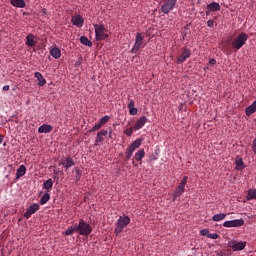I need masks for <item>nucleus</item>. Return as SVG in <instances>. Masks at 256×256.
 I'll return each mask as SVG.
<instances>
[{"instance_id": "f257e3e1", "label": "nucleus", "mask_w": 256, "mask_h": 256, "mask_svg": "<svg viewBox=\"0 0 256 256\" xmlns=\"http://www.w3.org/2000/svg\"><path fill=\"white\" fill-rule=\"evenodd\" d=\"M249 36L247 33H240L232 41V48L236 51L241 50L246 42L248 41Z\"/></svg>"}, {"instance_id": "f03ea898", "label": "nucleus", "mask_w": 256, "mask_h": 256, "mask_svg": "<svg viewBox=\"0 0 256 256\" xmlns=\"http://www.w3.org/2000/svg\"><path fill=\"white\" fill-rule=\"evenodd\" d=\"M130 217L129 216H120L118 221H117V224H116V227H115V231L114 233L116 234V236H119V234L122 233L123 229L127 226H129L130 224Z\"/></svg>"}, {"instance_id": "7ed1b4c3", "label": "nucleus", "mask_w": 256, "mask_h": 256, "mask_svg": "<svg viewBox=\"0 0 256 256\" xmlns=\"http://www.w3.org/2000/svg\"><path fill=\"white\" fill-rule=\"evenodd\" d=\"M94 30L97 41H102L103 39L109 38L107 29L105 26H103V24H94Z\"/></svg>"}, {"instance_id": "20e7f679", "label": "nucleus", "mask_w": 256, "mask_h": 256, "mask_svg": "<svg viewBox=\"0 0 256 256\" xmlns=\"http://www.w3.org/2000/svg\"><path fill=\"white\" fill-rule=\"evenodd\" d=\"M77 233L81 236H89L92 233V226L85 222L83 219H80L79 224L77 226Z\"/></svg>"}, {"instance_id": "39448f33", "label": "nucleus", "mask_w": 256, "mask_h": 256, "mask_svg": "<svg viewBox=\"0 0 256 256\" xmlns=\"http://www.w3.org/2000/svg\"><path fill=\"white\" fill-rule=\"evenodd\" d=\"M187 181H188V177H187V175H185L183 177V179L181 180V182L179 183L177 189L174 190V192L172 194L173 201H176L177 197L182 196L183 192H185V187H186Z\"/></svg>"}, {"instance_id": "423d86ee", "label": "nucleus", "mask_w": 256, "mask_h": 256, "mask_svg": "<svg viewBox=\"0 0 256 256\" xmlns=\"http://www.w3.org/2000/svg\"><path fill=\"white\" fill-rule=\"evenodd\" d=\"M177 1L178 0H166L164 4H162L161 6L162 13L164 14L170 13V11H172L175 8Z\"/></svg>"}, {"instance_id": "0eeeda50", "label": "nucleus", "mask_w": 256, "mask_h": 256, "mask_svg": "<svg viewBox=\"0 0 256 256\" xmlns=\"http://www.w3.org/2000/svg\"><path fill=\"white\" fill-rule=\"evenodd\" d=\"M144 36L142 33H137L135 38V43L133 48L131 49V53L135 54L137 51L140 50L141 46L143 45Z\"/></svg>"}, {"instance_id": "6e6552de", "label": "nucleus", "mask_w": 256, "mask_h": 256, "mask_svg": "<svg viewBox=\"0 0 256 256\" xmlns=\"http://www.w3.org/2000/svg\"><path fill=\"white\" fill-rule=\"evenodd\" d=\"M229 248H232L233 251H243L246 248L247 242L246 241H229L228 242Z\"/></svg>"}, {"instance_id": "1a4fd4ad", "label": "nucleus", "mask_w": 256, "mask_h": 256, "mask_svg": "<svg viewBox=\"0 0 256 256\" xmlns=\"http://www.w3.org/2000/svg\"><path fill=\"white\" fill-rule=\"evenodd\" d=\"M191 55H192L191 49L183 48L182 53L179 54V56L177 58V63L178 64L184 63V61H186L188 58H190Z\"/></svg>"}, {"instance_id": "9d476101", "label": "nucleus", "mask_w": 256, "mask_h": 256, "mask_svg": "<svg viewBox=\"0 0 256 256\" xmlns=\"http://www.w3.org/2000/svg\"><path fill=\"white\" fill-rule=\"evenodd\" d=\"M244 219H234L233 221H224L222 226L224 227H241L244 226Z\"/></svg>"}, {"instance_id": "9b49d317", "label": "nucleus", "mask_w": 256, "mask_h": 256, "mask_svg": "<svg viewBox=\"0 0 256 256\" xmlns=\"http://www.w3.org/2000/svg\"><path fill=\"white\" fill-rule=\"evenodd\" d=\"M59 165H63L64 169L68 170L75 165V160L73 157H64L61 162H59Z\"/></svg>"}, {"instance_id": "f8f14e48", "label": "nucleus", "mask_w": 256, "mask_h": 256, "mask_svg": "<svg viewBox=\"0 0 256 256\" xmlns=\"http://www.w3.org/2000/svg\"><path fill=\"white\" fill-rule=\"evenodd\" d=\"M39 209V204H32L30 207H28L24 214L25 219H30V217L33 216V214H35L37 211H39Z\"/></svg>"}, {"instance_id": "ddd939ff", "label": "nucleus", "mask_w": 256, "mask_h": 256, "mask_svg": "<svg viewBox=\"0 0 256 256\" xmlns=\"http://www.w3.org/2000/svg\"><path fill=\"white\" fill-rule=\"evenodd\" d=\"M148 122V118L147 116H140V118H138V120L136 121V123L134 124V130H140L141 128H143L145 126V123Z\"/></svg>"}, {"instance_id": "4468645a", "label": "nucleus", "mask_w": 256, "mask_h": 256, "mask_svg": "<svg viewBox=\"0 0 256 256\" xmlns=\"http://www.w3.org/2000/svg\"><path fill=\"white\" fill-rule=\"evenodd\" d=\"M71 21L74 26H77L78 28L83 27L84 19L82 18L81 14H78L77 16H72Z\"/></svg>"}, {"instance_id": "2eb2a0df", "label": "nucleus", "mask_w": 256, "mask_h": 256, "mask_svg": "<svg viewBox=\"0 0 256 256\" xmlns=\"http://www.w3.org/2000/svg\"><path fill=\"white\" fill-rule=\"evenodd\" d=\"M235 164H236V167H235L236 170H243L246 167L245 163L243 162V158L240 157L239 155H237V157L235 158Z\"/></svg>"}, {"instance_id": "dca6fc26", "label": "nucleus", "mask_w": 256, "mask_h": 256, "mask_svg": "<svg viewBox=\"0 0 256 256\" xmlns=\"http://www.w3.org/2000/svg\"><path fill=\"white\" fill-rule=\"evenodd\" d=\"M34 76L36 77V79L38 80V85L39 87H44V85H46L47 81L44 78V76L42 75V73H40L39 71H37Z\"/></svg>"}, {"instance_id": "f3484780", "label": "nucleus", "mask_w": 256, "mask_h": 256, "mask_svg": "<svg viewBox=\"0 0 256 256\" xmlns=\"http://www.w3.org/2000/svg\"><path fill=\"white\" fill-rule=\"evenodd\" d=\"M53 127L52 125H48L47 123H44L40 127H38V133H50L52 132Z\"/></svg>"}, {"instance_id": "a211bd4d", "label": "nucleus", "mask_w": 256, "mask_h": 256, "mask_svg": "<svg viewBox=\"0 0 256 256\" xmlns=\"http://www.w3.org/2000/svg\"><path fill=\"white\" fill-rule=\"evenodd\" d=\"M36 36H34V34H28V36H26V45L30 46L31 48H33L34 46H36V41H35Z\"/></svg>"}, {"instance_id": "6ab92c4d", "label": "nucleus", "mask_w": 256, "mask_h": 256, "mask_svg": "<svg viewBox=\"0 0 256 256\" xmlns=\"http://www.w3.org/2000/svg\"><path fill=\"white\" fill-rule=\"evenodd\" d=\"M207 9H209V11L216 12V11H220L221 6H220L219 2H210L207 5Z\"/></svg>"}, {"instance_id": "aec40b11", "label": "nucleus", "mask_w": 256, "mask_h": 256, "mask_svg": "<svg viewBox=\"0 0 256 256\" xmlns=\"http://www.w3.org/2000/svg\"><path fill=\"white\" fill-rule=\"evenodd\" d=\"M256 112V100L250 106L246 107L245 113L248 117H250L253 113Z\"/></svg>"}, {"instance_id": "412c9836", "label": "nucleus", "mask_w": 256, "mask_h": 256, "mask_svg": "<svg viewBox=\"0 0 256 256\" xmlns=\"http://www.w3.org/2000/svg\"><path fill=\"white\" fill-rule=\"evenodd\" d=\"M26 172L27 168L25 167V165H20L19 168L16 170V179H20L21 177H23Z\"/></svg>"}, {"instance_id": "4be33fe9", "label": "nucleus", "mask_w": 256, "mask_h": 256, "mask_svg": "<svg viewBox=\"0 0 256 256\" xmlns=\"http://www.w3.org/2000/svg\"><path fill=\"white\" fill-rule=\"evenodd\" d=\"M10 4L15 8H25L26 2L24 0H11Z\"/></svg>"}, {"instance_id": "5701e85b", "label": "nucleus", "mask_w": 256, "mask_h": 256, "mask_svg": "<svg viewBox=\"0 0 256 256\" xmlns=\"http://www.w3.org/2000/svg\"><path fill=\"white\" fill-rule=\"evenodd\" d=\"M50 55L53 56V58H55L56 60H58L59 58H61V49L54 47L50 50Z\"/></svg>"}, {"instance_id": "b1692460", "label": "nucleus", "mask_w": 256, "mask_h": 256, "mask_svg": "<svg viewBox=\"0 0 256 256\" xmlns=\"http://www.w3.org/2000/svg\"><path fill=\"white\" fill-rule=\"evenodd\" d=\"M226 217H227V214H225L224 212H221L220 214H214V216H212V221L220 222L226 219Z\"/></svg>"}, {"instance_id": "393cba45", "label": "nucleus", "mask_w": 256, "mask_h": 256, "mask_svg": "<svg viewBox=\"0 0 256 256\" xmlns=\"http://www.w3.org/2000/svg\"><path fill=\"white\" fill-rule=\"evenodd\" d=\"M144 157H145L144 148H141L140 150H138V152H136V154L134 155V159H136L137 162H140L142 159H144Z\"/></svg>"}, {"instance_id": "a878e982", "label": "nucleus", "mask_w": 256, "mask_h": 256, "mask_svg": "<svg viewBox=\"0 0 256 256\" xmlns=\"http://www.w3.org/2000/svg\"><path fill=\"white\" fill-rule=\"evenodd\" d=\"M53 187V180L52 179H47L44 184H43V189L46 190V192H50Z\"/></svg>"}, {"instance_id": "bb28decb", "label": "nucleus", "mask_w": 256, "mask_h": 256, "mask_svg": "<svg viewBox=\"0 0 256 256\" xmlns=\"http://www.w3.org/2000/svg\"><path fill=\"white\" fill-rule=\"evenodd\" d=\"M51 199V194H49V192H45L44 195H42V197L40 198V204L44 205L47 204L48 201H50Z\"/></svg>"}, {"instance_id": "cd10ccee", "label": "nucleus", "mask_w": 256, "mask_h": 256, "mask_svg": "<svg viewBox=\"0 0 256 256\" xmlns=\"http://www.w3.org/2000/svg\"><path fill=\"white\" fill-rule=\"evenodd\" d=\"M247 201H251L252 199H256V189H249L248 194L246 196Z\"/></svg>"}, {"instance_id": "c85d7f7f", "label": "nucleus", "mask_w": 256, "mask_h": 256, "mask_svg": "<svg viewBox=\"0 0 256 256\" xmlns=\"http://www.w3.org/2000/svg\"><path fill=\"white\" fill-rule=\"evenodd\" d=\"M77 228H78V226H77V224H75L74 227H70L69 229H67L65 231V235L66 236H72V234L78 233V229Z\"/></svg>"}, {"instance_id": "c756f323", "label": "nucleus", "mask_w": 256, "mask_h": 256, "mask_svg": "<svg viewBox=\"0 0 256 256\" xmlns=\"http://www.w3.org/2000/svg\"><path fill=\"white\" fill-rule=\"evenodd\" d=\"M80 42L82 43V45H85V46H90V47L93 46L92 41H90V39L87 38L86 36H81Z\"/></svg>"}, {"instance_id": "7c9ffc66", "label": "nucleus", "mask_w": 256, "mask_h": 256, "mask_svg": "<svg viewBox=\"0 0 256 256\" xmlns=\"http://www.w3.org/2000/svg\"><path fill=\"white\" fill-rule=\"evenodd\" d=\"M131 144H132V150H133V153H134L136 149H139L140 145L142 144V140H140V138H137Z\"/></svg>"}, {"instance_id": "2f4dec72", "label": "nucleus", "mask_w": 256, "mask_h": 256, "mask_svg": "<svg viewBox=\"0 0 256 256\" xmlns=\"http://www.w3.org/2000/svg\"><path fill=\"white\" fill-rule=\"evenodd\" d=\"M109 120H110V116H108V115L102 116V118L100 119V128H102L103 125L108 123Z\"/></svg>"}, {"instance_id": "473e14b6", "label": "nucleus", "mask_w": 256, "mask_h": 256, "mask_svg": "<svg viewBox=\"0 0 256 256\" xmlns=\"http://www.w3.org/2000/svg\"><path fill=\"white\" fill-rule=\"evenodd\" d=\"M133 154V146L131 144L130 147L127 148L126 160H130Z\"/></svg>"}, {"instance_id": "72a5a7b5", "label": "nucleus", "mask_w": 256, "mask_h": 256, "mask_svg": "<svg viewBox=\"0 0 256 256\" xmlns=\"http://www.w3.org/2000/svg\"><path fill=\"white\" fill-rule=\"evenodd\" d=\"M103 142H104V138L102 137L101 132H98L95 140V144H103Z\"/></svg>"}, {"instance_id": "f704fd0d", "label": "nucleus", "mask_w": 256, "mask_h": 256, "mask_svg": "<svg viewBox=\"0 0 256 256\" xmlns=\"http://www.w3.org/2000/svg\"><path fill=\"white\" fill-rule=\"evenodd\" d=\"M100 129H101V121L99 123H96L89 132H97V130H100Z\"/></svg>"}, {"instance_id": "c9c22d12", "label": "nucleus", "mask_w": 256, "mask_h": 256, "mask_svg": "<svg viewBox=\"0 0 256 256\" xmlns=\"http://www.w3.org/2000/svg\"><path fill=\"white\" fill-rule=\"evenodd\" d=\"M200 234H201L202 236H207V238H209L210 231H209V229H202V230L200 231Z\"/></svg>"}, {"instance_id": "e433bc0d", "label": "nucleus", "mask_w": 256, "mask_h": 256, "mask_svg": "<svg viewBox=\"0 0 256 256\" xmlns=\"http://www.w3.org/2000/svg\"><path fill=\"white\" fill-rule=\"evenodd\" d=\"M209 238L210 239H219L220 236H219V234H217V232H214L213 234H211V232H209Z\"/></svg>"}, {"instance_id": "4c0bfd02", "label": "nucleus", "mask_w": 256, "mask_h": 256, "mask_svg": "<svg viewBox=\"0 0 256 256\" xmlns=\"http://www.w3.org/2000/svg\"><path fill=\"white\" fill-rule=\"evenodd\" d=\"M138 113V108H136V106L134 105L131 109H130V115H137Z\"/></svg>"}, {"instance_id": "58836bf2", "label": "nucleus", "mask_w": 256, "mask_h": 256, "mask_svg": "<svg viewBox=\"0 0 256 256\" xmlns=\"http://www.w3.org/2000/svg\"><path fill=\"white\" fill-rule=\"evenodd\" d=\"M125 133L128 137H131L132 133H133V127L127 128L125 130Z\"/></svg>"}, {"instance_id": "ea45409f", "label": "nucleus", "mask_w": 256, "mask_h": 256, "mask_svg": "<svg viewBox=\"0 0 256 256\" xmlns=\"http://www.w3.org/2000/svg\"><path fill=\"white\" fill-rule=\"evenodd\" d=\"M135 105V101L134 100H130V102L128 103V109H129V113L131 114V108H133V106Z\"/></svg>"}, {"instance_id": "a19ab883", "label": "nucleus", "mask_w": 256, "mask_h": 256, "mask_svg": "<svg viewBox=\"0 0 256 256\" xmlns=\"http://www.w3.org/2000/svg\"><path fill=\"white\" fill-rule=\"evenodd\" d=\"M252 150L254 155H256V138H254L253 142H252Z\"/></svg>"}, {"instance_id": "79ce46f5", "label": "nucleus", "mask_w": 256, "mask_h": 256, "mask_svg": "<svg viewBox=\"0 0 256 256\" xmlns=\"http://www.w3.org/2000/svg\"><path fill=\"white\" fill-rule=\"evenodd\" d=\"M207 26H208L209 28H212V27L214 26V20H213V19H209V20L207 21Z\"/></svg>"}, {"instance_id": "37998d69", "label": "nucleus", "mask_w": 256, "mask_h": 256, "mask_svg": "<svg viewBox=\"0 0 256 256\" xmlns=\"http://www.w3.org/2000/svg\"><path fill=\"white\" fill-rule=\"evenodd\" d=\"M74 171L77 174L78 179H80V175L82 174L81 170L78 167H75Z\"/></svg>"}, {"instance_id": "c03bdc74", "label": "nucleus", "mask_w": 256, "mask_h": 256, "mask_svg": "<svg viewBox=\"0 0 256 256\" xmlns=\"http://www.w3.org/2000/svg\"><path fill=\"white\" fill-rule=\"evenodd\" d=\"M100 134L103 137H106V135H108V131L107 130H100Z\"/></svg>"}, {"instance_id": "a18cd8bd", "label": "nucleus", "mask_w": 256, "mask_h": 256, "mask_svg": "<svg viewBox=\"0 0 256 256\" xmlns=\"http://www.w3.org/2000/svg\"><path fill=\"white\" fill-rule=\"evenodd\" d=\"M216 63H217V61L214 60V58H212L211 60H209V65H211V66L216 65Z\"/></svg>"}, {"instance_id": "49530a36", "label": "nucleus", "mask_w": 256, "mask_h": 256, "mask_svg": "<svg viewBox=\"0 0 256 256\" xmlns=\"http://www.w3.org/2000/svg\"><path fill=\"white\" fill-rule=\"evenodd\" d=\"M3 90H4V91H9V90H10V86H9V85L3 86Z\"/></svg>"}, {"instance_id": "de8ad7c7", "label": "nucleus", "mask_w": 256, "mask_h": 256, "mask_svg": "<svg viewBox=\"0 0 256 256\" xmlns=\"http://www.w3.org/2000/svg\"><path fill=\"white\" fill-rule=\"evenodd\" d=\"M41 13L47 14V9H46V8H43V9L41 10Z\"/></svg>"}, {"instance_id": "09e8293b", "label": "nucleus", "mask_w": 256, "mask_h": 256, "mask_svg": "<svg viewBox=\"0 0 256 256\" xmlns=\"http://www.w3.org/2000/svg\"><path fill=\"white\" fill-rule=\"evenodd\" d=\"M109 139H112V130L109 131Z\"/></svg>"}, {"instance_id": "8fccbe9b", "label": "nucleus", "mask_w": 256, "mask_h": 256, "mask_svg": "<svg viewBox=\"0 0 256 256\" xmlns=\"http://www.w3.org/2000/svg\"><path fill=\"white\" fill-rule=\"evenodd\" d=\"M209 11H210L209 9H208V11H206V15H207V16H208V14H209Z\"/></svg>"}]
</instances>
